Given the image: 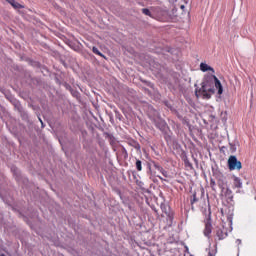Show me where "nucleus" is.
I'll list each match as a JSON object with an SVG mask.
<instances>
[{
    "mask_svg": "<svg viewBox=\"0 0 256 256\" xmlns=\"http://www.w3.org/2000/svg\"><path fill=\"white\" fill-rule=\"evenodd\" d=\"M211 80H212L213 84H215L216 89H218V95H222L223 94V86L221 85L220 80L215 75L211 76Z\"/></svg>",
    "mask_w": 256,
    "mask_h": 256,
    "instance_id": "20e7f679",
    "label": "nucleus"
},
{
    "mask_svg": "<svg viewBox=\"0 0 256 256\" xmlns=\"http://www.w3.org/2000/svg\"><path fill=\"white\" fill-rule=\"evenodd\" d=\"M180 8L184 9V8H185V6H184V5H182Z\"/></svg>",
    "mask_w": 256,
    "mask_h": 256,
    "instance_id": "412c9836",
    "label": "nucleus"
},
{
    "mask_svg": "<svg viewBox=\"0 0 256 256\" xmlns=\"http://www.w3.org/2000/svg\"><path fill=\"white\" fill-rule=\"evenodd\" d=\"M155 126L157 129H159L161 132H165L168 129V125L163 119H158L155 122Z\"/></svg>",
    "mask_w": 256,
    "mask_h": 256,
    "instance_id": "39448f33",
    "label": "nucleus"
},
{
    "mask_svg": "<svg viewBox=\"0 0 256 256\" xmlns=\"http://www.w3.org/2000/svg\"><path fill=\"white\" fill-rule=\"evenodd\" d=\"M0 256H5L4 254H0Z\"/></svg>",
    "mask_w": 256,
    "mask_h": 256,
    "instance_id": "4be33fe9",
    "label": "nucleus"
},
{
    "mask_svg": "<svg viewBox=\"0 0 256 256\" xmlns=\"http://www.w3.org/2000/svg\"><path fill=\"white\" fill-rule=\"evenodd\" d=\"M39 121L42 123L41 119H39Z\"/></svg>",
    "mask_w": 256,
    "mask_h": 256,
    "instance_id": "5701e85b",
    "label": "nucleus"
},
{
    "mask_svg": "<svg viewBox=\"0 0 256 256\" xmlns=\"http://www.w3.org/2000/svg\"><path fill=\"white\" fill-rule=\"evenodd\" d=\"M155 169H157V171H159L162 176H164L165 178H168V171H165L164 168L162 166H160L159 164H154Z\"/></svg>",
    "mask_w": 256,
    "mask_h": 256,
    "instance_id": "9d476101",
    "label": "nucleus"
},
{
    "mask_svg": "<svg viewBox=\"0 0 256 256\" xmlns=\"http://www.w3.org/2000/svg\"><path fill=\"white\" fill-rule=\"evenodd\" d=\"M215 93L214 82L211 80H207L206 82H202V87L199 90H196L197 98L203 97V99H210L211 95Z\"/></svg>",
    "mask_w": 256,
    "mask_h": 256,
    "instance_id": "f257e3e1",
    "label": "nucleus"
},
{
    "mask_svg": "<svg viewBox=\"0 0 256 256\" xmlns=\"http://www.w3.org/2000/svg\"><path fill=\"white\" fill-rule=\"evenodd\" d=\"M243 183L242 180L238 177H234V187L236 189H242Z\"/></svg>",
    "mask_w": 256,
    "mask_h": 256,
    "instance_id": "9b49d317",
    "label": "nucleus"
},
{
    "mask_svg": "<svg viewBox=\"0 0 256 256\" xmlns=\"http://www.w3.org/2000/svg\"><path fill=\"white\" fill-rule=\"evenodd\" d=\"M142 14L151 17V12L148 8H143L142 9Z\"/></svg>",
    "mask_w": 256,
    "mask_h": 256,
    "instance_id": "2eb2a0df",
    "label": "nucleus"
},
{
    "mask_svg": "<svg viewBox=\"0 0 256 256\" xmlns=\"http://www.w3.org/2000/svg\"><path fill=\"white\" fill-rule=\"evenodd\" d=\"M8 2L14 9H23L25 8L22 4H19L16 0H5Z\"/></svg>",
    "mask_w": 256,
    "mask_h": 256,
    "instance_id": "6e6552de",
    "label": "nucleus"
},
{
    "mask_svg": "<svg viewBox=\"0 0 256 256\" xmlns=\"http://www.w3.org/2000/svg\"><path fill=\"white\" fill-rule=\"evenodd\" d=\"M203 233H204V236L210 237V235L212 233V224H211L210 220H207Z\"/></svg>",
    "mask_w": 256,
    "mask_h": 256,
    "instance_id": "0eeeda50",
    "label": "nucleus"
},
{
    "mask_svg": "<svg viewBox=\"0 0 256 256\" xmlns=\"http://www.w3.org/2000/svg\"><path fill=\"white\" fill-rule=\"evenodd\" d=\"M208 256H216V251L215 250H209L208 251Z\"/></svg>",
    "mask_w": 256,
    "mask_h": 256,
    "instance_id": "a211bd4d",
    "label": "nucleus"
},
{
    "mask_svg": "<svg viewBox=\"0 0 256 256\" xmlns=\"http://www.w3.org/2000/svg\"><path fill=\"white\" fill-rule=\"evenodd\" d=\"M225 197L227 200L233 201V192L230 189H226Z\"/></svg>",
    "mask_w": 256,
    "mask_h": 256,
    "instance_id": "f8f14e48",
    "label": "nucleus"
},
{
    "mask_svg": "<svg viewBox=\"0 0 256 256\" xmlns=\"http://www.w3.org/2000/svg\"><path fill=\"white\" fill-rule=\"evenodd\" d=\"M91 51H93V53H94L95 55H98V56L102 57L103 59H106V56L103 55L102 52H100L97 47H93V48L91 49Z\"/></svg>",
    "mask_w": 256,
    "mask_h": 256,
    "instance_id": "ddd939ff",
    "label": "nucleus"
},
{
    "mask_svg": "<svg viewBox=\"0 0 256 256\" xmlns=\"http://www.w3.org/2000/svg\"><path fill=\"white\" fill-rule=\"evenodd\" d=\"M202 72H207V71H211L212 73H215V70L213 67L205 64V63H201V65L199 66Z\"/></svg>",
    "mask_w": 256,
    "mask_h": 256,
    "instance_id": "1a4fd4ad",
    "label": "nucleus"
},
{
    "mask_svg": "<svg viewBox=\"0 0 256 256\" xmlns=\"http://www.w3.org/2000/svg\"><path fill=\"white\" fill-rule=\"evenodd\" d=\"M216 237L218 238V241L224 240L226 237H228V233L223 230V228L217 227L216 229Z\"/></svg>",
    "mask_w": 256,
    "mask_h": 256,
    "instance_id": "423d86ee",
    "label": "nucleus"
},
{
    "mask_svg": "<svg viewBox=\"0 0 256 256\" xmlns=\"http://www.w3.org/2000/svg\"><path fill=\"white\" fill-rule=\"evenodd\" d=\"M184 164H185V167H188V168H190V169H193V166H192L191 162H189L188 160H185V161H184Z\"/></svg>",
    "mask_w": 256,
    "mask_h": 256,
    "instance_id": "f3484780",
    "label": "nucleus"
},
{
    "mask_svg": "<svg viewBox=\"0 0 256 256\" xmlns=\"http://www.w3.org/2000/svg\"><path fill=\"white\" fill-rule=\"evenodd\" d=\"M228 169L230 170H241L242 162H240L236 156H230L228 158Z\"/></svg>",
    "mask_w": 256,
    "mask_h": 256,
    "instance_id": "f03ea898",
    "label": "nucleus"
},
{
    "mask_svg": "<svg viewBox=\"0 0 256 256\" xmlns=\"http://www.w3.org/2000/svg\"><path fill=\"white\" fill-rule=\"evenodd\" d=\"M230 146H231V150H232V151H235L234 145H233V144H230Z\"/></svg>",
    "mask_w": 256,
    "mask_h": 256,
    "instance_id": "aec40b11",
    "label": "nucleus"
},
{
    "mask_svg": "<svg viewBox=\"0 0 256 256\" xmlns=\"http://www.w3.org/2000/svg\"><path fill=\"white\" fill-rule=\"evenodd\" d=\"M161 211H162V213H164L166 215V217L169 218L170 222L173 221V219H174L173 212H171V208H169V206L162 204Z\"/></svg>",
    "mask_w": 256,
    "mask_h": 256,
    "instance_id": "7ed1b4c3",
    "label": "nucleus"
},
{
    "mask_svg": "<svg viewBox=\"0 0 256 256\" xmlns=\"http://www.w3.org/2000/svg\"><path fill=\"white\" fill-rule=\"evenodd\" d=\"M157 178H159L162 181H167L166 179L162 178V176L157 175Z\"/></svg>",
    "mask_w": 256,
    "mask_h": 256,
    "instance_id": "6ab92c4d",
    "label": "nucleus"
},
{
    "mask_svg": "<svg viewBox=\"0 0 256 256\" xmlns=\"http://www.w3.org/2000/svg\"><path fill=\"white\" fill-rule=\"evenodd\" d=\"M198 202V198H197V195L196 194H193V198H192V200H190V204H195V203H197Z\"/></svg>",
    "mask_w": 256,
    "mask_h": 256,
    "instance_id": "dca6fc26",
    "label": "nucleus"
},
{
    "mask_svg": "<svg viewBox=\"0 0 256 256\" xmlns=\"http://www.w3.org/2000/svg\"><path fill=\"white\" fill-rule=\"evenodd\" d=\"M136 170L138 172H141V170H143V166H142L141 160H136Z\"/></svg>",
    "mask_w": 256,
    "mask_h": 256,
    "instance_id": "4468645a",
    "label": "nucleus"
}]
</instances>
